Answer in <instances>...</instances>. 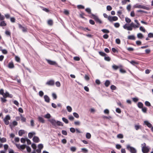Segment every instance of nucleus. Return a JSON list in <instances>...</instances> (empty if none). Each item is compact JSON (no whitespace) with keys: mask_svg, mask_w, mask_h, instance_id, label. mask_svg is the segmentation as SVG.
<instances>
[{"mask_svg":"<svg viewBox=\"0 0 153 153\" xmlns=\"http://www.w3.org/2000/svg\"><path fill=\"white\" fill-rule=\"evenodd\" d=\"M49 121L51 123L52 125L54 126H56V125L58 126H63V123L59 121H56L54 119H51L49 120Z\"/></svg>","mask_w":153,"mask_h":153,"instance_id":"nucleus-1","label":"nucleus"},{"mask_svg":"<svg viewBox=\"0 0 153 153\" xmlns=\"http://www.w3.org/2000/svg\"><path fill=\"white\" fill-rule=\"evenodd\" d=\"M89 16L90 18L94 19L97 23H98L99 24H101L102 23V21L99 19L98 17L94 14H92V15H89Z\"/></svg>","mask_w":153,"mask_h":153,"instance_id":"nucleus-2","label":"nucleus"},{"mask_svg":"<svg viewBox=\"0 0 153 153\" xmlns=\"http://www.w3.org/2000/svg\"><path fill=\"white\" fill-rule=\"evenodd\" d=\"M126 149L131 153H137V150L136 149L133 147L130 146L129 145L126 146Z\"/></svg>","mask_w":153,"mask_h":153,"instance_id":"nucleus-3","label":"nucleus"},{"mask_svg":"<svg viewBox=\"0 0 153 153\" xmlns=\"http://www.w3.org/2000/svg\"><path fill=\"white\" fill-rule=\"evenodd\" d=\"M46 60L47 61V62L50 65H55L56 67H59L56 62L47 59H46Z\"/></svg>","mask_w":153,"mask_h":153,"instance_id":"nucleus-4","label":"nucleus"},{"mask_svg":"<svg viewBox=\"0 0 153 153\" xmlns=\"http://www.w3.org/2000/svg\"><path fill=\"white\" fill-rule=\"evenodd\" d=\"M134 7L135 8H143L148 10H149V7H146L144 5H139L138 4H136L135 5Z\"/></svg>","mask_w":153,"mask_h":153,"instance_id":"nucleus-5","label":"nucleus"},{"mask_svg":"<svg viewBox=\"0 0 153 153\" xmlns=\"http://www.w3.org/2000/svg\"><path fill=\"white\" fill-rule=\"evenodd\" d=\"M118 19V17L116 16H109L108 17V19L110 22H112L113 21H117Z\"/></svg>","mask_w":153,"mask_h":153,"instance_id":"nucleus-6","label":"nucleus"},{"mask_svg":"<svg viewBox=\"0 0 153 153\" xmlns=\"http://www.w3.org/2000/svg\"><path fill=\"white\" fill-rule=\"evenodd\" d=\"M15 144L18 149L22 150H24L25 147V146H26V144H23L21 145H20L19 144Z\"/></svg>","mask_w":153,"mask_h":153,"instance_id":"nucleus-7","label":"nucleus"},{"mask_svg":"<svg viewBox=\"0 0 153 153\" xmlns=\"http://www.w3.org/2000/svg\"><path fill=\"white\" fill-rule=\"evenodd\" d=\"M127 24H126L123 26V27L124 29H127V30L131 31L132 30L133 28L130 25L127 26L126 25Z\"/></svg>","mask_w":153,"mask_h":153,"instance_id":"nucleus-8","label":"nucleus"},{"mask_svg":"<svg viewBox=\"0 0 153 153\" xmlns=\"http://www.w3.org/2000/svg\"><path fill=\"white\" fill-rule=\"evenodd\" d=\"M18 25L19 28L21 29L23 32H26L27 31V29L26 27H23L22 25L20 24H19Z\"/></svg>","mask_w":153,"mask_h":153,"instance_id":"nucleus-9","label":"nucleus"},{"mask_svg":"<svg viewBox=\"0 0 153 153\" xmlns=\"http://www.w3.org/2000/svg\"><path fill=\"white\" fill-rule=\"evenodd\" d=\"M150 148L148 146H147V147L144 148V147H142V151L143 150V152H145L148 153L149 151Z\"/></svg>","mask_w":153,"mask_h":153,"instance_id":"nucleus-10","label":"nucleus"},{"mask_svg":"<svg viewBox=\"0 0 153 153\" xmlns=\"http://www.w3.org/2000/svg\"><path fill=\"white\" fill-rule=\"evenodd\" d=\"M33 141L36 143H38L40 141V140L39 137L36 136L33 137Z\"/></svg>","mask_w":153,"mask_h":153,"instance_id":"nucleus-11","label":"nucleus"},{"mask_svg":"<svg viewBox=\"0 0 153 153\" xmlns=\"http://www.w3.org/2000/svg\"><path fill=\"white\" fill-rule=\"evenodd\" d=\"M54 80H51L48 81L46 83V85H48L50 86H52L54 85Z\"/></svg>","mask_w":153,"mask_h":153,"instance_id":"nucleus-12","label":"nucleus"},{"mask_svg":"<svg viewBox=\"0 0 153 153\" xmlns=\"http://www.w3.org/2000/svg\"><path fill=\"white\" fill-rule=\"evenodd\" d=\"M8 67L10 69H12L14 68V66L13 62H9L8 65Z\"/></svg>","mask_w":153,"mask_h":153,"instance_id":"nucleus-13","label":"nucleus"},{"mask_svg":"<svg viewBox=\"0 0 153 153\" xmlns=\"http://www.w3.org/2000/svg\"><path fill=\"white\" fill-rule=\"evenodd\" d=\"M45 101L49 103L50 101V99L49 97L47 95H45L44 96Z\"/></svg>","mask_w":153,"mask_h":153,"instance_id":"nucleus-14","label":"nucleus"},{"mask_svg":"<svg viewBox=\"0 0 153 153\" xmlns=\"http://www.w3.org/2000/svg\"><path fill=\"white\" fill-rule=\"evenodd\" d=\"M38 121L40 123H44L45 122V121L44 118L42 117L38 116Z\"/></svg>","mask_w":153,"mask_h":153,"instance_id":"nucleus-15","label":"nucleus"},{"mask_svg":"<svg viewBox=\"0 0 153 153\" xmlns=\"http://www.w3.org/2000/svg\"><path fill=\"white\" fill-rule=\"evenodd\" d=\"M144 123L149 128H151L152 127V124L147 121H145Z\"/></svg>","mask_w":153,"mask_h":153,"instance_id":"nucleus-16","label":"nucleus"},{"mask_svg":"<svg viewBox=\"0 0 153 153\" xmlns=\"http://www.w3.org/2000/svg\"><path fill=\"white\" fill-rule=\"evenodd\" d=\"M4 94H5L6 96V98L8 97L12 98L13 97V95L12 94H9L7 91H6Z\"/></svg>","mask_w":153,"mask_h":153,"instance_id":"nucleus-17","label":"nucleus"},{"mask_svg":"<svg viewBox=\"0 0 153 153\" xmlns=\"http://www.w3.org/2000/svg\"><path fill=\"white\" fill-rule=\"evenodd\" d=\"M35 134L36 133L35 132H29L28 134V137L29 138L31 139L33 137V135Z\"/></svg>","mask_w":153,"mask_h":153,"instance_id":"nucleus-18","label":"nucleus"},{"mask_svg":"<svg viewBox=\"0 0 153 153\" xmlns=\"http://www.w3.org/2000/svg\"><path fill=\"white\" fill-rule=\"evenodd\" d=\"M121 67V66H118L115 65H114L112 66V68L113 69L115 70H117Z\"/></svg>","mask_w":153,"mask_h":153,"instance_id":"nucleus-19","label":"nucleus"},{"mask_svg":"<svg viewBox=\"0 0 153 153\" xmlns=\"http://www.w3.org/2000/svg\"><path fill=\"white\" fill-rule=\"evenodd\" d=\"M85 11L89 14H90L92 15V14H93L91 13V10L90 8H87L85 9Z\"/></svg>","mask_w":153,"mask_h":153,"instance_id":"nucleus-20","label":"nucleus"},{"mask_svg":"<svg viewBox=\"0 0 153 153\" xmlns=\"http://www.w3.org/2000/svg\"><path fill=\"white\" fill-rule=\"evenodd\" d=\"M137 105L139 108H141L143 107V105L142 102H139L137 103Z\"/></svg>","mask_w":153,"mask_h":153,"instance_id":"nucleus-21","label":"nucleus"},{"mask_svg":"<svg viewBox=\"0 0 153 153\" xmlns=\"http://www.w3.org/2000/svg\"><path fill=\"white\" fill-rule=\"evenodd\" d=\"M25 133V131L23 130H21L18 132L19 135V136H22Z\"/></svg>","mask_w":153,"mask_h":153,"instance_id":"nucleus-22","label":"nucleus"},{"mask_svg":"<svg viewBox=\"0 0 153 153\" xmlns=\"http://www.w3.org/2000/svg\"><path fill=\"white\" fill-rule=\"evenodd\" d=\"M110 83V82L109 80H107L105 82L104 85L106 87H108L109 86Z\"/></svg>","mask_w":153,"mask_h":153,"instance_id":"nucleus-23","label":"nucleus"},{"mask_svg":"<svg viewBox=\"0 0 153 153\" xmlns=\"http://www.w3.org/2000/svg\"><path fill=\"white\" fill-rule=\"evenodd\" d=\"M128 39L130 40H135V37L134 35H129L128 36Z\"/></svg>","mask_w":153,"mask_h":153,"instance_id":"nucleus-24","label":"nucleus"},{"mask_svg":"<svg viewBox=\"0 0 153 153\" xmlns=\"http://www.w3.org/2000/svg\"><path fill=\"white\" fill-rule=\"evenodd\" d=\"M137 37L139 39H142L143 37V36L141 33H139L137 34Z\"/></svg>","mask_w":153,"mask_h":153,"instance_id":"nucleus-25","label":"nucleus"},{"mask_svg":"<svg viewBox=\"0 0 153 153\" xmlns=\"http://www.w3.org/2000/svg\"><path fill=\"white\" fill-rule=\"evenodd\" d=\"M134 128L136 130H138L141 128V126L135 125L134 126Z\"/></svg>","mask_w":153,"mask_h":153,"instance_id":"nucleus-26","label":"nucleus"},{"mask_svg":"<svg viewBox=\"0 0 153 153\" xmlns=\"http://www.w3.org/2000/svg\"><path fill=\"white\" fill-rule=\"evenodd\" d=\"M20 117L21 118V121L22 122H26V118L22 116V115L21 114H20Z\"/></svg>","mask_w":153,"mask_h":153,"instance_id":"nucleus-27","label":"nucleus"},{"mask_svg":"<svg viewBox=\"0 0 153 153\" xmlns=\"http://www.w3.org/2000/svg\"><path fill=\"white\" fill-rule=\"evenodd\" d=\"M99 54L102 56H105L107 55V54L104 52L102 51H99Z\"/></svg>","mask_w":153,"mask_h":153,"instance_id":"nucleus-28","label":"nucleus"},{"mask_svg":"<svg viewBox=\"0 0 153 153\" xmlns=\"http://www.w3.org/2000/svg\"><path fill=\"white\" fill-rule=\"evenodd\" d=\"M5 93H4V90L2 89H1L0 90V94H1L3 96V97H6V96L5 95V94H4Z\"/></svg>","mask_w":153,"mask_h":153,"instance_id":"nucleus-29","label":"nucleus"},{"mask_svg":"<svg viewBox=\"0 0 153 153\" xmlns=\"http://www.w3.org/2000/svg\"><path fill=\"white\" fill-rule=\"evenodd\" d=\"M86 137L88 139H90L91 137V135L89 133H87L86 134Z\"/></svg>","mask_w":153,"mask_h":153,"instance_id":"nucleus-30","label":"nucleus"},{"mask_svg":"<svg viewBox=\"0 0 153 153\" xmlns=\"http://www.w3.org/2000/svg\"><path fill=\"white\" fill-rule=\"evenodd\" d=\"M62 121L66 124L68 123V120L64 117H63L62 118Z\"/></svg>","mask_w":153,"mask_h":153,"instance_id":"nucleus-31","label":"nucleus"},{"mask_svg":"<svg viewBox=\"0 0 153 153\" xmlns=\"http://www.w3.org/2000/svg\"><path fill=\"white\" fill-rule=\"evenodd\" d=\"M3 97L1 98V101L2 102H5L7 101V100L5 99L6 98V97H5L4 96Z\"/></svg>","mask_w":153,"mask_h":153,"instance_id":"nucleus-32","label":"nucleus"},{"mask_svg":"<svg viewBox=\"0 0 153 153\" xmlns=\"http://www.w3.org/2000/svg\"><path fill=\"white\" fill-rule=\"evenodd\" d=\"M6 24L4 21H2L0 23V26H5L6 25Z\"/></svg>","mask_w":153,"mask_h":153,"instance_id":"nucleus-33","label":"nucleus"},{"mask_svg":"<svg viewBox=\"0 0 153 153\" xmlns=\"http://www.w3.org/2000/svg\"><path fill=\"white\" fill-rule=\"evenodd\" d=\"M101 31L104 33H109V31L107 29H102L101 30Z\"/></svg>","mask_w":153,"mask_h":153,"instance_id":"nucleus-34","label":"nucleus"},{"mask_svg":"<svg viewBox=\"0 0 153 153\" xmlns=\"http://www.w3.org/2000/svg\"><path fill=\"white\" fill-rule=\"evenodd\" d=\"M25 147L26 148L27 150V152H31V149L29 146H27L26 145V146H25Z\"/></svg>","mask_w":153,"mask_h":153,"instance_id":"nucleus-35","label":"nucleus"},{"mask_svg":"<svg viewBox=\"0 0 153 153\" xmlns=\"http://www.w3.org/2000/svg\"><path fill=\"white\" fill-rule=\"evenodd\" d=\"M145 105L148 106L150 107L151 106V104L148 101H146L145 102Z\"/></svg>","mask_w":153,"mask_h":153,"instance_id":"nucleus-36","label":"nucleus"},{"mask_svg":"<svg viewBox=\"0 0 153 153\" xmlns=\"http://www.w3.org/2000/svg\"><path fill=\"white\" fill-rule=\"evenodd\" d=\"M67 111L69 112H71L72 110V108L71 107L69 106H67L66 107Z\"/></svg>","mask_w":153,"mask_h":153,"instance_id":"nucleus-37","label":"nucleus"},{"mask_svg":"<svg viewBox=\"0 0 153 153\" xmlns=\"http://www.w3.org/2000/svg\"><path fill=\"white\" fill-rule=\"evenodd\" d=\"M117 138L120 139H122L123 138V136L122 134H120L117 135Z\"/></svg>","mask_w":153,"mask_h":153,"instance_id":"nucleus-38","label":"nucleus"},{"mask_svg":"<svg viewBox=\"0 0 153 153\" xmlns=\"http://www.w3.org/2000/svg\"><path fill=\"white\" fill-rule=\"evenodd\" d=\"M125 21L126 22L128 23H130L131 21V20L127 17L125 18Z\"/></svg>","mask_w":153,"mask_h":153,"instance_id":"nucleus-39","label":"nucleus"},{"mask_svg":"<svg viewBox=\"0 0 153 153\" xmlns=\"http://www.w3.org/2000/svg\"><path fill=\"white\" fill-rule=\"evenodd\" d=\"M142 108V111L144 113H146L147 112V108L146 107H143Z\"/></svg>","mask_w":153,"mask_h":153,"instance_id":"nucleus-40","label":"nucleus"},{"mask_svg":"<svg viewBox=\"0 0 153 153\" xmlns=\"http://www.w3.org/2000/svg\"><path fill=\"white\" fill-rule=\"evenodd\" d=\"M77 7L79 9H84L85 7L84 6L82 5H79L77 6Z\"/></svg>","mask_w":153,"mask_h":153,"instance_id":"nucleus-41","label":"nucleus"},{"mask_svg":"<svg viewBox=\"0 0 153 153\" xmlns=\"http://www.w3.org/2000/svg\"><path fill=\"white\" fill-rule=\"evenodd\" d=\"M130 26L132 27V28H136V27H137V26H136V25L134 24L133 22H132L130 24Z\"/></svg>","mask_w":153,"mask_h":153,"instance_id":"nucleus-42","label":"nucleus"},{"mask_svg":"<svg viewBox=\"0 0 153 153\" xmlns=\"http://www.w3.org/2000/svg\"><path fill=\"white\" fill-rule=\"evenodd\" d=\"M73 115L75 117L77 118H78L79 117V114L76 112L73 113Z\"/></svg>","mask_w":153,"mask_h":153,"instance_id":"nucleus-43","label":"nucleus"},{"mask_svg":"<svg viewBox=\"0 0 153 153\" xmlns=\"http://www.w3.org/2000/svg\"><path fill=\"white\" fill-rule=\"evenodd\" d=\"M38 147L39 149H42L43 148V145L42 143L39 144L38 145Z\"/></svg>","mask_w":153,"mask_h":153,"instance_id":"nucleus-44","label":"nucleus"},{"mask_svg":"<svg viewBox=\"0 0 153 153\" xmlns=\"http://www.w3.org/2000/svg\"><path fill=\"white\" fill-rule=\"evenodd\" d=\"M104 59L107 61H110L111 60V58L109 56H105L104 57Z\"/></svg>","mask_w":153,"mask_h":153,"instance_id":"nucleus-45","label":"nucleus"},{"mask_svg":"<svg viewBox=\"0 0 153 153\" xmlns=\"http://www.w3.org/2000/svg\"><path fill=\"white\" fill-rule=\"evenodd\" d=\"M130 63L133 65H135L136 64H138V63L137 62L134 60H132L129 62Z\"/></svg>","mask_w":153,"mask_h":153,"instance_id":"nucleus-46","label":"nucleus"},{"mask_svg":"<svg viewBox=\"0 0 153 153\" xmlns=\"http://www.w3.org/2000/svg\"><path fill=\"white\" fill-rule=\"evenodd\" d=\"M8 120H6V119H4V121L5 125H7L9 124V122Z\"/></svg>","mask_w":153,"mask_h":153,"instance_id":"nucleus-47","label":"nucleus"},{"mask_svg":"<svg viewBox=\"0 0 153 153\" xmlns=\"http://www.w3.org/2000/svg\"><path fill=\"white\" fill-rule=\"evenodd\" d=\"M0 141L1 143H3L6 142L7 141V140L5 138L2 137L1 138Z\"/></svg>","mask_w":153,"mask_h":153,"instance_id":"nucleus-48","label":"nucleus"},{"mask_svg":"<svg viewBox=\"0 0 153 153\" xmlns=\"http://www.w3.org/2000/svg\"><path fill=\"white\" fill-rule=\"evenodd\" d=\"M81 150L82 151V152L84 153H87L88 152V150L85 148L81 149Z\"/></svg>","mask_w":153,"mask_h":153,"instance_id":"nucleus-49","label":"nucleus"},{"mask_svg":"<svg viewBox=\"0 0 153 153\" xmlns=\"http://www.w3.org/2000/svg\"><path fill=\"white\" fill-rule=\"evenodd\" d=\"M70 130L71 132L74 133L75 132L76 129L74 128L71 127L70 128Z\"/></svg>","mask_w":153,"mask_h":153,"instance_id":"nucleus-50","label":"nucleus"},{"mask_svg":"<svg viewBox=\"0 0 153 153\" xmlns=\"http://www.w3.org/2000/svg\"><path fill=\"white\" fill-rule=\"evenodd\" d=\"M51 117V115L49 113H48L47 114H46L45 116V118H47V119H49Z\"/></svg>","mask_w":153,"mask_h":153,"instance_id":"nucleus-51","label":"nucleus"},{"mask_svg":"<svg viewBox=\"0 0 153 153\" xmlns=\"http://www.w3.org/2000/svg\"><path fill=\"white\" fill-rule=\"evenodd\" d=\"M115 42L117 44H120V40L119 38H117L116 39Z\"/></svg>","mask_w":153,"mask_h":153,"instance_id":"nucleus-52","label":"nucleus"},{"mask_svg":"<svg viewBox=\"0 0 153 153\" xmlns=\"http://www.w3.org/2000/svg\"><path fill=\"white\" fill-rule=\"evenodd\" d=\"M26 140L27 142V143L28 145H30L31 144V142L29 139L27 138H26Z\"/></svg>","mask_w":153,"mask_h":153,"instance_id":"nucleus-53","label":"nucleus"},{"mask_svg":"<svg viewBox=\"0 0 153 153\" xmlns=\"http://www.w3.org/2000/svg\"><path fill=\"white\" fill-rule=\"evenodd\" d=\"M148 36L150 38H153V33H149L148 35Z\"/></svg>","mask_w":153,"mask_h":153,"instance_id":"nucleus-54","label":"nucleus"},{"mask_svg":"<svg viewBox=\"0 0 153 153\" xmlns=\"http://www.w3.org/2000/svg\"><path fill=\"white\" fill-rule=\"evenodd\" d=\"M52 96L53 100L56 99H57V96L56 94L54 93H52Z\"/></svg>","mask_w":153,"mask_h":153,"instance_id":"nucleus-55","label":"nucleus"},{"mask_svg":"<svg viewBox=\"0 0 153 153\" xmlns=\"http://www.w3.org/2000/svg\"><path fill=\"white\" fill-rule=\"evenodd\" d=\"M31 147L34 150H35L36 148V145L34 143H33L31 145Z\"/></svg>","mask_w":153,"mask_h":153,"instance_id":"nucleus-56","label":"nucleus"},{"mask_svg":"<svg viewBox=\"0 0 153 153\" xmlns=\"http://www.w3.org/2000/svg\"><path fill=\"white\" fill-rule=\"evenodd\" d=\"M107 10L108 11H110L111 10L112 7L110 5H108L106 7Z\"/></svg>","mask_w":153,"mask_h":153,"instance_id":"nucleus-57","label":"nucleus"},{"mask_svg":"<svg viewBox=\"0 0 153 153\" xmlns=\"http://www.w3.org/2000/svg\"><path fill=\"white\" fill-rule=\"evenodd\" d=\"M48 24L50 25H52L53 24V21L51 19L49 20L48 21Z\"/></svg>","mask_w":153,"mask_h":153,"instance_id":"nucleus-58","label":"nucleus"},{"mask_svg":"<svg viewBox=\"0 0 153 153\" xmlns=\"http://www.w3.org/2000/svg\"><path fill=\"white\" fill-rule=\"evenodd\" d=\"M114 26L116 28H118L120 27V24L118 22H117L114 23Z\"/></svg>","mask_w":153,"mask_h":153,"instance_id":"nucleus-59","label":"nucleus"},{"mask_svg":"<svg viewBox=\"0 0 153 153\" xmlns=\"http://www.w3.org/2000/svg\"><path fill=\"white\" fill-rule=\"evenodd\" d=\"M110 88L112 90H116V87L114 85H111V86Z\"/></svg>","mask_w":153,"mask_h":153,"instance_id":"nucleus-60","label":"nucleus"},{"mask_svg":"<svg viewBox=\"0 0 153 153\" xmlns=\"http://www.w3.org/2000/svg\"><path fill=\"white\" fill-rule=\"evenodd\" d=\"M26 141V138H22L21 139V143H24Z\"/></svg>","mask_w":153,"mask_h":153,"instance_id":"nucleus-61","label":"nucleus"},{"mask_svg":"<svg viewBox=\"0 0 153 153\" xmlns=\"http://www.w3.org/2000/svg\"><path fill=\"white\" fill-rule=\"evenodd\" d=\"M44 94L43 91H41L39 92V95L41 97H42Z\"/></svg>","mask_w":153,"mask_h":153,"instance_id":"nucleus-62","label":"nucleus"},{"mask_svg":"<svg viewBox=\"0 0 153 153\" xmlns=\"http://www.w3.org/2000/svg\"><path fill=\"white\" fill-rule=\"evenodd\" d=\"M140 30L144 32H145L146 31V30L142 26H140Z\"/></svg>","mask_w":153,"mask_h":153,"instance_id":"nucleus-63","label":"nucleus"},{"mask_svg":"<svg viewBox=\"0 0 153 153\" xmlns=\"http://www.w3.org/2000/svg\"><path fill=\"white\" fill-rule=\"evenodd\" d=\"M15 60L17 62H20V59L19 57L18 56L15 57Z\"/></svg>","mask_w":153,"mask_h":153,"instance_id":"nucleus-64","label":"nucleus"}]
</instances>
